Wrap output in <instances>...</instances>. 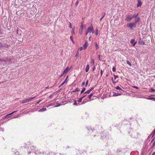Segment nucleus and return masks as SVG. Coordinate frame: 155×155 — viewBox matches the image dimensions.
Masks as SVG:
<instances>
[{"label": "nucleus", "mask_w": 155, "mask_h": 155, "mask_svg": "<svg viewBox=\"0 0 155 155\" xmlns=\"http://www.w3.org/2000/svg\"><path fill=\"white\" fill-rule=\"evenodd\" d=\"M0 61H1V62H3V61H4L5 62H6V61L5 60H4V59H0Z\"/></svg>", "instance_id": "nucleus-34"}, {"label": "nucleus", "mask_w": 155, "mask_h": 155, "mask_svg": "<svg viewBox=\"0 0 155 155\" xmlns=\"http://www.w3.org/2000/svg\"><path fill=\"white\" fill-rule=\"evenodd\" d=\"M85 90H86V89L85 88L83 87L82 88V89L81 91V94H82V93H83L84 91H85Z\"/></svg>", "instance_id": "nucleus-22"}, {"label": "nucleus", "mask_w": 155, "mask_h": 155, "mask_svg": "<svg viewBox=\"0 0 155 155\" xmlns=\"http://www.w3.org/2000/svg\"><path fill=\"white\" fill-rule=\"evenodd\" d=\"M115 88L117 90H120L122 91H123V90L121 88L119 87V86H118L115 87Z\"/></svg>", "instance_id": "nucleus-16"}, {"label": "nucleus", "mask_w": 155, "mask_h": 155, "mask_svg": "<svg viewBox=\"0 0 155 155\" xmlns=\"http://www.w3.org/2000/svg\"><path fill=\"white\" fill-rule=\"evenodd\" d=\"M74 101V103L73 104L74 105H75V106H77V103L76 101L75 100V101Z\"/></svg>", "instance_id": "nucleus-31"}, {"label": "nucleus", "mask_w": 155, "mask_h": 155, "mask_svg": "<svg viewBox=\"0 0 155 155\" xmlns=\"http://www.w3.org/2000/svg\"><path fill=\"white\" fill-rule=\"evenodd\" d=\"M93 93H91V94H90V95H89L88 96V98H89L90 99L91 98V97L93 96Z\"/></svg>", "instance_id": "nucleus-25"}, {"label": "nucleus", "mask_w": 155, "mask_h": 155, "mask_svg": "<svg viewBox=\"0 0 155 155\" xmlns=\"http://www.w3.org/2000/svg\"><path fill=\"white\" fill-rule=\"evenodd\" d=\"M84 28V26L82 24L80 26V29H83Z\"/></svg>", "instance_id": "nucleus-27"}, {"label": "nucleus", "mask_w": 155, "mask_h": 155, "mask_svg": "<svg viewBox=\"0 0 155 155\" xmlns=\"http://www.w3.org/2000/svg\"><path fill=\"white\" fill-rule=\"evenodd\" d=\"M105 14H104V15H103L102 16V18H104V16Z\"/></svg>", "instance_id": "nucleus-63"}, {"label": "nucleus", "mask_w": 155, "mask_h": 155, "mask_svg": "<svg viewBox=\"0 0 155 155\" xmlns=\"http://www.w3.org/2000/svg\"><path fill=\"white\" fill-rule=\"evenodd\" d=\"M88 80H87L86 82V84H85V86L86 87L87 85H88Z\"/></svg>", "instance_id": "nucleus-37"}, {"label": "nucleus", "mask_w": 155, "mask_h": 155, "mask_svg": "<svg viewBox=\"0 0 155 155\" xmlns=\"http://www.w3.org/2000/svg\"><path fill=\"white\" fill-rule=\"evenodd\" d=\"M154 98V97H150L148 98L147 99L149 100H152L153 101Z\"/></svg>", "instance_id": "nucleus-28"}, {"label": "nucleus", "mask_w": 155, "mask_h": 155, "mask_svg": "<svg viewBox=\"0 0 155 155\" xmlns=\"http://www.w3.org/2000/svg\"><path fill=\"white\" fill-rule=\"evenodd\" d=\"M6 62H10L11 61V60L9 59H7L6 60H5Z\"/></svg>", "instance_id": "nucleus-38"}, {"label": "nucleus", "mask_w": 155, "mask_h": 155, "mask_svg": "<svg viewBox=\"0 0 155 155\" xmlns=\"http://www.w3.org/2000/svg\"><path fill=\"white\" fill-rule=\"evenodd\" d=\"M95 69H96L95 67V66H94L92 68L93 71H94V70Z\"/></svg>", "instance_id": "nucleus-46"}, {"label": "nucleus", "mask_w": 155, "mask_h": 155, "mask_svg": "<svg viewBox=\"0 0 155 155\" xmlns=\"http://www.w3.org/2000/svg\"><path fill=\"white\" fill-rule=\"evenodd\" d=\"M85 84V81H84L82 83V84H81V86H82V87Z\"/></svg>", "instance_id": "nucleus-36"}, {"label": "nucleus", "mask_w": 155, "mask_h": 155, "mask_svg": "<svg viewBox=\"0 0 155 155\" xmlns=\"http://www.w3.org/2000/svg\"><path fill=\"white\" fill-rule=\"evenodd\" d=\"M138 43L140 45L144 44V42L143 41L141 40H140V41H139Z\"/></svg>", "instance_id": "nucleus-15"}, {"label": "nucleus", "mask_w": 155, "mask_h": 155, "mask_svg": "<svg viewBox=\"0 0 155 155\" xmlns=\"http://www.w3.org/2000/svg\"><path fill=\"white\" fill-rule=\"evenodd\" d=\"M8 115H5V116H4V117H2V119H4L6 118H7V116Z\"/></svg>", "instance_id": "nucleus-40"}, {"label": "nucleus", "mask_w": 155, "mask_h": 155, "mask_svg": "<svg viewBox=\"0 0 155 155\" xmlns=\"http://www.w3.org/2000/svg\"><path fill=\"white\" fill-rule=\"evenodd\" d=\"M36 97V96H35L34 97H31V100H32V99L35 98Z\"/></svg>", "instance_id": "nucleus-54"}, {"label": "nucleus", "mask_w": 155, "mask_h": 155, "mask_svg": "<svg viewBox=\"0 0 155 155\" xmlns=\"http://www.w3.org/2000/svg\"><path fill=\"white\" fill-rule=\"evenodd\" d=\"M127 64H128L130 66H132L131 64L130 63V61H127Z\"/></svg>", "instance_id": "nucleus-23"}, {"label": "nucleus", "mask_w": 155, "mask_h": 155, "mask_svg": "<svg viewBox=\"0 0 155 155\" xmlns=\"http://www.w3.org/2000/svg\"><path fill=\"white\" fill-rule=\"evenodd\" d=\"M78 1H77L75 3V5L76 6H77L78 4Z\"/></svg>", "instance_id": "nucleus-52"}, {"label": "nucleus", "mask_w": 155, "mask_h": 155, "mask_svg": "<svg viewBox=\"0 0 155 155\" xmlns=\"http://www.w3.org/2000/svg\"><path fill=\"white\" fill-rule=\"evenodd\" d=\"M153 101H155V97L154 98Z\"/></svg>", "instance_id": "nucleus-64"}, {"label": "nucleus", "mask_w": 155, "mask_h": 155, "mask_svg": "<svg viewBox=\"0 0 155 155\" xmlns=\"http://www.w3.org/2000/svg\"><path fill=\"white\" fill-rule=\"evenodd\" d=\"M87 42H86L83 45L84 47V49H86L87 47Z\"/></svg>", "instance_id": "nucleus-14"}, {"label": "nucleus", "mask_w": 155, "mask_h": 155, "mask_svg": "<svg viewBox=\"0 0 155 155\" xmlns=\"http://www.w3.org/2000/svg\"><path fill=\"white\" fill-rule=\"evenodd\" d=\"M91 91H90L89 90H88L87 91L85 92L84 93V94H89L90 93V92H91Z\"/></svg>", "instance_id": "nucleus-26"}, {"label": "nucleus", "mask_w": 155, "mask_h": 155, "mask_svg": "<svg viewBox=\"0 0 155 155\" xmlns=\"http://www.w3.org/2000/svg\"><path fill=\"white\" fill-rule=\"evenodd\" d=\"M2 46H3L2 44V43L0 42V48H2Z\"/></svg>", "instance_id": "nucleus-44"}, {"label": "nucleus", "mask_w": 155, "mask_h": 155, "mask_svg": "<svg viewBox=\"0 0 155 155\" xmlns=\"http://www.w3.org/2000/svg\"><path fill=\"white\" fill-rule=\"evenodd\" d=\"M136 24L134 22H131L127 24V27L130 28V29H133L134 28L136 27Z\"/></svg>", "instance_id": "nucleus-1"}, {"label": "nucleus", "mask_w": 155, "mask_h": 155, "mask_svg": "<svg viewBox=\"0 0 155 155\" xmlns=\"http://www.w3.org/2000/svg\"><path fill=\"white\" fill-rule=\"evenodd\" d=\"M60 105H61V104H57V105L55 106V107H58L60 106Z\"/></svg>", "instance_id": "nucleus-42"}, {"label": "nucleus", "mask_w": 155, "mask_h": 155, "mask_svg": "<svg viewBox=\"0 0 155 155\" xmlns=\"http://www.w3.org/2000/svg\"><path fill=\"white\" fill-rule=\"evenodd\" d=\"M98 34V30L97 28H96L95 30V35H97Z\"/></svg>", "instance_id": "nucleus-17"}, {"label": "nucleus", "mask_w": 155, "mask_h": 155, "mask_svg": "<svg viewBox=\"0 0 155 155\" xmlns=\"http://www.w3.org/2000/svg\"><path fill=\"white\" fill-rule=\"evenodd\" d=\"M91 39H92L91 36H90L89 37V39H89V40H90V41H91Z\"/></svg>", "instance_id": "nucleus-48"}, {"label": "nucleus", "mask_w": 155, "mask_h": 155, "mask_svg": "<svg viewBox=\"0 0 155 155\" xmlns=\"http://www.w3.org/2000/svg\"><path fill=\"white\" fill-rule=\"evenodd\" d=\"M132 18H132V16L131 17L130 15H127L126 18L125 20V21H130Z\"/></svg>", "instance_id": "nucleus-4"}, {"label": "nucleus", "mask_w": 155, "mask_h": 155, "mask_svg": "<svg viewBox=\"0 0 155 155\" xmlns=\"http://www.w3.org/2000/svg\"><path fill=\"white\" fill-rule=\"evenodd\" d=\"M83 29H79V33L81 35L82 34V32H83Z\"/></svg>", "instance_id": "nucleus-20"}, {"label": "nucleus", "mask_w": 155, "mask_h": 155, "mask_svg": "<svg viewBox=\"0 0 155 155\" xmlns=\"http://www.w3.org/2000/svg\"><path fill=\"white\" fill-rule=\"evenodd\" d=\"M83 49V48L82 47H81L80 48H79V49L80 50V51H81Z\"/></svg>", "instance_id": "nucleus-43"}, {"label": "nucleus", "mask_w": 155, "mask_h": 155, "mask_svg": "<svg viewBox=\"0 0 155 155\" xmlns=\"http://www.w3.org/2000/svg\"><path fill=\"white\" fill-rule=\"evenodd\" d=\"M87 30L88 32L93 34L94 33V31H93V27L92 25L87 28Z\"/></svg>", "instance_id": "nucleus-2"}, {"label": "nucleus", "mask_w": 155, "mask_h": 155, "mask_svg": "<svg viewBox=\"0 0 155 155\" xmlns=\"http://www.w3.org/2000/svg\"><path fill=\"white\" fill-rule=\"evenodd\" d=\"M64 74H63V73L62 74H61L60 75V77H61V76H63V75Z\"/></svg>", "instance_id": "nucleus-58"}, {"label": "nucleus", "mask_w": 155, "mask_h": 155, "mask_svg": "<svg viewBox=\"0 0 155 155\" xmlns=\"http://www.w3.org/2000/svg\"><path fill=\"white\" fill-rule=\"evenodd\" d=\"M133 87L134 88H136L137 89H139V87H136V86H134Z\"/></svg>", "instance_id": "nucleus-51"}, {"label": "nucleus", "mask_w": 155, "mask_h": 155, "mask_svg": "<svg viewBox=\"0 0 155 155\" xmlns=\"http://www.w3.org/2000/svg\"><path fill=\"white\" fill-rule=\"evenodd\" d=\"M130 42L132 44H133V45L134 46L136 43V42L135 41V40L134 39L132 40Z\"/></svg>", "instance_id": "nucleus-12"}, {"label": "nucleus", "mask_w": 155, "mask_h": 155, "mask_svg": "<svg viewBox=\"0 0 155 155\" xmlns=\"http://www.w3.org/2000/svg\"><path fill=\"white\" fill-rule=\"evenodd\" d=\"M94 44L95 45V48L96 49H97L99 48V46L98 45H97V43L95 42L94 43Z\"/></svg>", "instance_id": "nucleus-19"}, {"label": "nucleus", "mask_w": 155, "mask_h": 155, "mask_svg": "<svg viewBox=\"0 0 155 155\" xmlns=\"http://www.w3.org/2000/svg\"><path fill=\"white\" fill-rule=\"evenodd\" d=\"M68 78V76L66 78V79L59 86V87H60L61 86L63 85L65 83H67V79Z\"/></svg>", "instance_id": "nucleus-7"}, {"label": "nucleus", "mask_w": 155, "mask_h": 155, "mask_svg": "<svg viewBox=\"0 0 155 155\" xmlns=\"http://www.w3.org/2000/svg\"><path fill=\"white\" fill-rule=\"evenodd\" d=\"M31 100H32L31 98V97L28 98V99L23 100L22 101V104L26 103L29 101H30Z\"/></svg>", "instance_id": "nucleus-3"}, {"label": "nucleus", "mask_w": 155, "mask_h": 155, "mask_svg": "<svg viewBox=\"0 0 155 155\" xmlns=\"http://www.w3.org/2000/svg\"><path fill=\"white\" fill-rule=\"evenodd\" d=\"M138 15V13H137L136 14H134L133 15V16H132V18H136L137 17V16Z\"/></svg>", "instance_id": "nucleus-18"}, {"label": "nucleus", "mask_w": 155, "mask_h": 155, "mask_svg": "<svg viewBox=\"0 0 155 155\" xmlns=\"http://www.w3.org/2000/svg\"><path fill=\"white\" fill-rule=\"evenodd\" d=\"M78 55V53H77L76 54L75 56H77Z\"/></svg>", "instance_id": "nucleus-62"}, {"label": "nucleus", "mask_w": 155, "mask_h": 155, "mask_svg": "<svg viewBox=\"0 0 155 155\" xmlns=\"http://www.w3.org/2000/svg\"><path fill=\"white\" fill-rule=\"evenodd\" d=\"M114 79L115 80L116 78H117L118 77L117 75H114Z\"/></svg>", "instance_id": "nucleus-50"}, {"label": "nucleus", "mask_w": 155, "mask_h": 155, "mask_svg": "<svg viewBox=\"0 0 155 155\" xmlns=\"http://www.w3.org/2000/svg\"><path fill=\"white\" fill-rule=\"evenodd\" d=\"M49 88V87L48 86V87H46L45 88V89H48Z\"/></svg>", "instance_id": "nucleus-60"}, {"label": "nucleus", "mask_w": 155, "mask_h": 155, "mask_svg": "<svg viewBox=\"0 0 155 155\" xmlns=\"http://www.w3.org/2000/svg\"><path fill=\"white\" fill-rule=\"evenodd\" d=\"M16 111H14L11 113H10L9 114H7L6 115H8L7 117V118L9 117H10V115L13 114Z\"/></svg>", "instance_id": "nucleus-11"}, {"label": "nucleus", "mask_w": 155, "mask_h": 155, "mask_svg": "<svg viewBox=\"0 0 155 155\" xmlns=\"http://www.w3.org/2000/svg\"><path fill=\"white\" fill-rule=\"evenodd\" d=\"M150 90H151V92H155V90H154V89H153V88H151L150 89Z\"/></svg>", "instance_id": "nucleus-39"}, {"label": "nucleus", "mask_w": 155, "mask_h": 155, "mask_svg": "<svg viewBox=\"0 0 155 155\" xmlns=\"http://www.w3.org/2000/svg\"><path fill=\"white\" fill-rule=\"evenodd\" d=\"M122 94V93H115L114 94L113 96H119V95H121Z\"/></svg>", "instance_id": "nucleus-9"}, {"label": "nucleus", "mask_w": 155, "mask_h": 155, "mask_svg": "<svg viewBox=\"0 0 155 155\" xmlns=\"http://www.w3.org/2000/svg\"><path fill=\"white\" fill-rule=\"evenodd\" d=\"M46 110V108H43L41 109H40L39 110V111L43 112V111H45Z\"/></svg>", "instance_id": "nucleus-13"}, {"label": "nucleus", "mask_w": 155, "mask_h": 155, "mask_svg": "<svg viewBox=\"0 0 155 155\" xmlns=\"http://www.w3.org/2000/svg\"><path fill=\"white\" fill-rule=\"evenodd\" d=\"M152 155H155V152L153 153Z\"/></svg>", "instance_id": "nucleus-59"}, {"label": "nucleus", "mask_w": 155, "mask_h": 155, "mask_svg": "<svg viewBox=\"0 0 155 155\" xmlns=\"http://www.w3.org/2000/svg\"><path fill=\"white\" fill-rule=\"evenodd\" d=\"M69 28H72V26H71V23H69Z\"/></svg>", "instance_id": "nucleus-41"}, {"label": "nucleus", "mask_w": 155, "mask_h": 155, "mask_svg": "<svg viewBox=\"0 0 155 155\" xmlns=\"http://www.w3.org/2000/svg\"><path fill=\"white\" fill-rule=\"evenodd\" d=\"M94 89V88L93 87L91 88L90 90H89L90 91H91Z\"/></svg>", "instance_id": "nucleus-53"}, {"label": "nucleus", "mask_w": 155, "mask_h": 155, "mask_svg": "<svg viewBox=\"0 0 155 155\" xmlns=\"http://www.w3.org/2000/svg\"><path fill=\"white\" fill-rule=\"evenodd\" d=\"M83 98L82 97L80 98H79V100L78 101V102H81Z\"/></svg>", "instance_id": "nucleus-29"}, {"label": "nucleus", "mask_w": 155, "mask_h": 155, "mask_svg": "<svg viewBox=\"0 0 155 155\" xmlns=\"http://www.w3.org/2000/svg\"><path fill=\"white\" fill-rule=\"evenodd\" d=\"M86 100H87V102H88V101H91V100H87V99H86Z\"/></svg>", "instance_id": "nucleus-61"}, {"label": "nucleus", "mask_w": 155, "mask_h": 155, "mask_svg": "<svg viewBox=\"0 0 155 155\" xmlns=\"http://www.w3.org/2000/svg\"><path fill=\"white\" fill-rule=\"evenodd\" d=\"M90 69V66L89 64H87L86 66V68L85 69V71L86 72H87Z\"/></svg>", "instance_id": "nucleus-10"}, {"label": "nucleus", "mask_w": 155, "mask_h": 155, "mask_svg": "<svg viewBox=\"0 0 155 155\" xmlns=\"http://www.w3.org/2000/svg\"><path fill=\"white\" fill-rule=\"evenodd\" d=\"M70 69V68H69V67L68 66L63 71V74L67 73L68 72V71H69Z\"/></svg>", "instance_id": "nucleus-5"}, {"label": "nucleus", "mask_w": 155, "mask_h": 155, "mask_svg": "<svg viewBox=\"0 0 155 155\" xmlns=\"http://www.w3.org/2000/svg\"><path fill=\"white\" fill-rule=\"evenodd\" d=\"M142 5L141 0H138V4L137 5V7H140Z\"/></svg>", "instance_id": "nucleus-8"}, {"label": "nucleus", "mask_w": 155, "mask_h": 155, "mask_svg": "<svg viewBox=\"0 0 155 155\" xmlns=\"http://www.w3.org/2000/svg\"><path fill=\"white\" fill-rule=\"evenodd\" d=\"M103 73V71L102 70H101V76H102Z\"/></svg>", "instance_id": "nucleus-45"}, {"label": "nucleus", "mask_w": 155, "mask_h": 155, "mask_svg": "<svg viewBox=\"0 0 155 155\" xmlns=\"http://www.w3.org/2000/svg\"><path fill=\"white\" fill-rule=\"evenodd\" d=\"M70 39L72 41V42L74 43V41L73 40V37H72V36H71L70 37Z\"/></svg>", "instance_id": "nucleus-35"}, {"label": "nucleus", "mask_w": 155, "mask_h": 155, "mask_svg": "<svg viewBox=\"0 0 155 155\" xmlns=\"http://www.w3.org/2000/svg\"><path fill=\"white\" fill-rule=\"evenodd\" d=\"M75 27L73 28L72 29V33L73 34H75Z\"/></svg>", "instance_id": "nucleus-32"}, {"label": "nucleus", "mask_w": 155, "mask_h": 155, "mask_svg": "<svg viewBox=\"0 0 155 155\" xmlns=\"http://www.w3.org/2000/svg\"><path fill=\"white\" fill-rule=\"evenodd\" d=\"M116 68L115 67H114L112 68V71L114 72H115L116 71Z\"/></svg>", "instance_id": "nucleus-30"}, {"label": "nucleus", "mask_w": 155, "mask_h": 155, "mask_svg": "<svg viewBox=\"0 0 155 155\" xmlns=\"http://www.w3.org/2000/svg\"><path fill=\"white\" fill-rule=\"evenodd\" d=\"M86 96V95H85V94H83V96L82 97V98L83 99L84 97L85 96Z\"/></svg>", "instance_id": "nucleus-47"}, {"label": "nucleus", "mask_w": 155, "mask_h": 155, "mask_svg": "<svg viewBox=\"0 0 155 155\" xmlns=\"http://www.w3.org/2000/svg\"><path fill=\"white\" fill-rule=\"evenodd\" d=\"M155 134V129L152 132V133L151 134V135H152V137H153L154 136Z\"/></svg>", "instance_id": "nucleus-24"}, {"label": "nucleus", "mask_w": 155, "mask_h": 155, "mask_svg": "<svg viewBox=\"0 0 155 155\" xmlns=\"http://www.w3.org/2000/svg\"><path fill=\"white\" fill-rule=\"evenodd\" d=\"M140 19L139 17H137L135 18V21L134 22L136 24L140 21Z\"/></svg>", "instance_id": "nucleus-6"}, {"label": "nucleus", "mask_w": 155, "mask_h": 155, "mask_svg": "<svg viewBox=\"0 0 155 155\" xmlns=\"http://www.w3.org/2000/svg\"><path fill=\"white\" fill-rule=\"evenodd\" d=\"M108 75H109V74H108V73H107V74L106 75V77H107L108 76Z\"/></svg>", "instance_id": "nucleus-56"}, {"label": "nucleus", "mask_w": 155, "mask_h": 155, "mask_svg": "<svg viewBox=\"0 0 155 155\" xmlns=\"http://www.w3.org/2000/svg\"><path fill=\"white\" fill-rule=\"evenodd\" d=\"M79 91V89L78 88H76L75 90L73 91V92H76L78 91Z\"/></svg>", "instance_id": "nucleus-21"}, {"label": "nucleus", "mask_w": 155, "mask_h": 155, "mask_svg": "<svg viewBox=\"0 0 155 155\" xmlns=\"http://www.w3.org/2000/svg\"><path fill=\"white\" fill-rule=\"evenodd\" d=\"M89 32H87V30L86 31V35H87L88 33H89Z\"/></svg>", "instance_id": "nucleus-55"}, {"label": "nucleus", "mask_w": 155, "mask_h": 155, "mask_svg": "<svg viewBox=\"0 0 155 155\" xmlns=\"http://www.w3.org/2000/svg\"><path fill=\"white\" fill-rule=\"evenodd\" d=\"M42 101L41 100H40L39 101L37 102L36 103L37 104H39V103L41 102V101Z\"/></svg>", "instance_id": "nucleus-49"}, {"label": "nucleus", "mask_w": 155, "mask_h": 155, "mask_svg": "<svg viewBox=\"0 0 155 155\" xmlns=\"http://www.w3.org/2000/svg\"><path fill=\"white\" fill-rule=\"evenodd\" d=\"M92 63L93 64H94V60H92Z\"/></svg>", "instance_id": "nucleus-57"}, {"label": "nucleus", "mask_w": 155, "mask_h": 155, "mask_svg": "<svg viewBox=\"0 0 155 155\" xmlns=\"http://www.w3.org/2000/svg\"><path fill=\"white\" fill-rule=\"evenodd\" d=\"M155 145V141L154 142L152 145H151V147H153Z\"/></svg>", "instance_id": "nucleus-33"}]
</instances>
